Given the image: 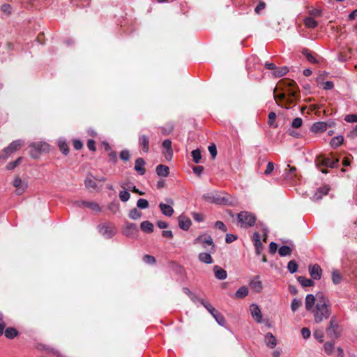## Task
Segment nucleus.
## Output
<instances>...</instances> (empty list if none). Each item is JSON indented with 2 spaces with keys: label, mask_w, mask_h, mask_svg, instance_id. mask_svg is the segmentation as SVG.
Returning <instances> with one entry per match:
<instances>
[{
  "label": "nucleus",
  "mask_w": 357,
  "mask_h": 357,
  "mask_svg": "<svg viewBox=\"0 0 357 357\" xmlns=\"http://www.w3.org/2000/svg\"><path fill=\"white\" fill-rule=\"evenodd\" d=\"M306 310L313 316L314 321L319 324L328 319L331 314L330 301L328 298L321 292L316 295L307 294L305 298Z\"/></svg>",
  "instance_id": "1"
},
{
  "label": "nucleus",
  "mask_w": 357,
  "mask_h": 357,
  "mask_svg": "<svg viewBox=\"0 0 357 357\" xmlns=\"http://www.w3.org/2000/svg\"><path fill=\"white\" fill-rule=\"evenodd\" d=\"M238 220L241 227H250L255 223V217L248 212H241L238 214Z\"/></svg>",
  "instance_id": "2"
},
{
  "label": "nucleus",
  "mask_w": 357,
  "mask_h": 357,
  "mask_svg": "<svg viewBox=\"0 0 357 357\" xmlns=\"http://www.w3.org/2000/svg\"><path fill=\"white\" fill-rule=\"evenodd\" d=\"M30 148V154L31 157L37 158L42 153L48 151L49 145L45 142H39L31 144Z\"/></svg>",
  "instance_id": "3"
},
{
  "label": "nucleus",
  "mask_w": 357,
  "mask_h": 357,
  "mask_svg": "<svg viewBox=\"0 0 357 357\" xmlns=\"http://www.w3.org/2000/svg\"><path fill=\"white\" fill-rule=\"evenodd\" d=\"M23 141L22 139H17L12 142L3 151L4 158H9L13 153L20 150L23 146Z\"/></svg>",
  "instance_id": "4"
},
{
  "label": "nucleus",
  "mask_w": 357,
  "mask_h": 357,
  "mask_svg": "<svg viewBox=\"0 0 357 357\" xmlns=\"http://www.w3.org/2000/svg\"><path fill=\"white\" fill-rule=\"evenodd\" d=\"M194 243L195 244H199L204 248L206 247V245H211L213 248L215 247L212 237L208 234L199 235L195 239Z\"/></svg>",
  "instance_id": "5"
},
{
  "label": "nucleus",
  "mask_w": 357,
  "mask_h": 357,
  "mask_svg": "<svg viewBox=\"0 0 357 357\" xmlns=\"http://www.w3.org/2000/svg\"><path fill=\"white\" fill-rule=\"evenodd\" d=\"M167 202L168 204H164V203H160L159 204V207L160 208L162 213L164 215L170 217L173 215L174 211L172 206V205L174 204V201L172 199H169L167 200Z\"/></svg>",
  "instance_id": "6"
},
{
  "label": "nucleus",
  "mask_w": 357,
  "mask_h": 357,
  "mask_svg": "<svg viewBox=\"0 0 357 357\" xmlns=\"http://www.w3.org/2000/svg\"><path fill=\"white\" fill-rule=\"evenodd\" d=\"M105 181V177H100V178H96L94 176H93L91 174H89L86 176V180H85V185L87 188H97V182H104Z\"/></svg>",
  "instance_id": "7"
},
{
  "label": "nucleus",
  "mask_w": 357,
  "mask_h": 357,
  "mask_svg": "<svg viewBox=\"0 0 357 357\" xmlns=\"http://www.w3.org/2000/svg\"><path fill=\"white\" fill-rule=\"evenodd\" d=\"M308 270L310 276L314 280H319L321 279L322 275V270L319 265L314 264L312 266H309Z\"/></svg>",
  "instance_id": "8"
},
{
  "label": "nucleus",
  "mask_w": 357,
  "mask_h": 357,
  "mask_svg": "<svg viewBox=\"0 0 357 357\" xmlns=\"http://www.w3.org/2000/svg\"><path fill=\"white\" fill-rule=\"evenodd\" d=\"M162 146L165 149V151L163 153L165 158L167 160L169 161L172 158L173 151L172 149V142L169 139H165L162 142Z\"/></svg>",
  "instance_id": "9"
},
{
  "label": "nucleus",
  "mask_w": 357,
  "mask_h": 357,
  "mask_svg": "<svg viewBox=\"0 0 357 357\" xmlns=\"http://www.w3.org/2000/svg\"><path fill=\"white\" fill-rule=\"evenodd\" d=\"M13 185L16 188L15 192L17 195L22 194L26 188V183L23 182L20 177H15L13 181Z\"/></svg>",
  "instance_id": "10"
},
{
  "label": "nucleus",
  "mask_w": 357,
  "mask_h": 357,
  "mask_svg": "<svg viewBox=\"0 0 357 357\" xmlns=\"http://www.w3.org/2000/svg\"><path fill=\"white\" fill-rule=\"evenodd\" d=\"M251 314L253 319L258 323H260L262 320V314L259 307L256 304H252L250 306Z\"/></svg>",
  "instance_id": "11"
},
{
  "label": "nucleus",
  "mask_w": 357,
  "mask_h": 357,
  "mask_svg": "<svg viewBox=\"0 0 357 357\" xmlns=\"http://www.w3.org/2000/svg\"><path fill=\"white\" fill-rule=\"evenodd\" d=\"M100 233L107 238H110L116 233L115 228L109 225H102L100 227Z\"/></svg>",
  "instance_id": "12"
},
{
  "label": "nucleus",
  "mask_w": 357,
  "mask_h": 357,
  "mask_svg": "<svg viewBox=\"0 0 357 357\" xmlns=\"http://www.w3.org/2000/svg\"><path fill=\"white\" fill-rule=\"evenodd\" d=\"M328 128L327 123L325 122H317L311 126V130L313 132L318 133L324 132Z\"/></svg>",
  "instance_id": "13"
},
{
  "label": "nucleus",
  "mask_w": 357,
  "mask_h": 357,
  "mask_svg": "<svg viewBox=\"0 0 357 357\" xmlns=\"http://www.w3.org/2000/svg\"><path fill=\"white\" fill-rule=\"evenodd\" d=\"M156 174L160 177H167L169 174V169L164 165H159L156 167Z\"/></svg>",
  "instance_id": "14"
},
{
  "label": "nucleus",
  "mask_w": 357,
  "mask_h": 357,
  "mask_svg": "<svg viewBox=\"0 0 357 357\" xmlns=\"http://www.w3.org/2000/svg\"><path fill=\"white\" fill-rule=\"evenodd\" d=\"M265 343L267 347L273 349L277 344V340L275 337L271 333H268L265 335Z\"/></svg>",
  "instance_id": "15"
},
{
  "label": "nucleus",
  "mask_w": 357,
  "mask_h": 357,
  "mask_svg": "<svg viewBox=\"0 0 357 357\" xmlns=\"http://www.w3.org/2000/svg\"><path fill=\"white\" fill-rule=\"evenodd\" d=\"M145 162L142 158H137L135 161V169L140 174L144 175L145 173L144 169Z\"/></svg>",
  "instance_id": "16"
},
{
  "label": "nucleus",
  "mask_w": 357,
  "mask_h": 357,
  "mask_svg": "<svg viewBox=\"0 0 357 357\" xmlns=\"http://www.w3.org/2000/svg\"><path fill=\"white\" fill-rule=\"evenodd\" d=\"M179 227L184 230H188L190 225L191 221L188 218L185 216H180L178 218Z\"/></svg>",
  "instance_id": "17"
},
{
  "label": "nucleus",
  "mask_w": 357,
  "mask_h": 357,
  "mask_svg": "<svg viewBox=\"0 0 357 357\" xmlns=\"http://www.w3.org/2000/svg\"><path fill=\"white\" fill-rule=\"evenodd\" d=\"M139 142L142 147L144 152L147 153L149 150V137L146 135H142L139 138Z\"/></svg>",
  "instance_id": "18"
},
{
  "label": "nucleus",
  "mask_w": 357,
  "mask_h": 357,
  "mask_svg": "<svg viewBox=\"0 0 357 357\" xmlns=\"http://www.w3.org/2000/svg\"><path fill=\"white\" fill-rule=\"evenodd\" d=\"M213 271L215 277L219 280H225L227 276V272L218 266H215Z\"/></svg>",
  "instance_id": "19"
},
{
  "label": "nucleus",
  "mask_w": 357,
  "mask_h": 357,
  "mask_svg": "<svg viewBox=\"0 0 357 357\" xmlns=\"http://www.w3.org/2000/svg\"><path fill=\"white\" fill-rule=\"evenodd\" d=\"M303 23L307 28L314 29L317 26L318 22L312 17H306L303 19Z\"/></svg>",
  "instance_id": "20"
},
{
  "label": "nucleus",
  "mask_w": 357,
  "mask_h": 357,
  "mask_svg": "<svg viewBox=\"0 0 357 357\" xmlns=\"http://www.w3.org/2000/svg\"><path fill=\"white\" fill-rule=\"evenodd\" d=\"M253 241H255L257 253L260 254L262 250V243L260 241V235L258 233H254Z\"/></svg>",
  "instance_id": "21"
},
{
  "label": "nucleus",
  "mask_w": 357,
  "mask_h": 357,
  "mask_svg": "<svg viewBox=\"0 0 357 357\" xmlns=\"http://www.w3.org/2000/svg\"><path fill=\"white\" fill-rule=\"evenodd\" d=\"M199 259L202 263L211 264L213 263V259L209 253L202 252L199 255Z\"/></svg>",
  "instance_id": "22"
},
{
  "label": "nucleus",
  "mask_w": 357,
  "mask_h": 357,
  "mask_svg": "<svg viewBox=\"0 0 357 357\" xmlns=\"http://www.w3.org/2000/svg\"><path fill=\"white\" fill-rule=\"evenodd\" d=\"M142 230L146 233H151L153 231V225L149 221H144L141 223Z\"/></svg>",
  "instance_id": "23"
},
{
  "label": "nucleus",
  "mask_w": 357,
  "mask_h": 357,
  "mask_svg": "<svg viewBox=\"0 0 357 357\" xmlns=\"http://www.w3.org/2000/svg\"><path fill=\"white\" fill-rule=\"evenodd\" d=\"M289 70L287 67L283 66L281 68H275V70L273 73V75L275 77H280L284 76L288 73Z\"/></svg>",
  "instance_id": "24"
},
{
  "label": "nucleus",
  "mask_w": 357,
  "mask_h": 357,
  "mask_svg": "<svg viewBox=\"0 0 357 357\" xmlns=\"http://www.w3.org/2000/svg\"><path fill=\"white\" fill-rule=\"evenodd\" d=\"M344 141V137L342 135L336 136L333 137L330 142V144L333 148L340 146Z\"/></svg>",
  "instance_id": "25"
},
{
  "label": "nucleus",
  "mask_w": 357,
  "mask_h": 357,
  "mask_svg": "<svg viewBox=\"0 0 357 357\" xmlns=\"http://www.w3.org/2000/svg\"><path fill=\"white\" fill-rule=\"evenodd\" d=\"M5 336L8 339H13L18 335V331L14 328H8L5 330Z\"/></svg>",
  "instance_id": "26"
},
{
  "label": "nucleus",
  "mask_w": 357,
  "mask_h": 357,
  "mask_svg": "<svg viewBox=\"0 0 357 357\" xmlns=\"http://www.w3.org/2000/svg\"><path fill=\"white\" fill-rule=\"evenodd\" d=\"M298 281L304 287H312L314 285V282L312 280L305 278L303 276H299L298 278Z\"/></svg>",
  "instance_id": "27"
},
{
  "label": "nucleus",
  "mask_w": 357,
  "mask_h": 357,
  "mask_svg": "<svg viewBox=\"0 0 357 357\" xmlns=\"http://www.w3.org/2000/svg\"><path fill=\"white\" fill-rule=\"evenodd\" d=\"M328 190H329V188L327 186L320 188L318 190V191L314 194V199H321L324 195H327Z\"/></svg>",
  "instance_id": "28"
},
{
  "label": "nucleus",
  "mask_w": 357,
  "mask_h": 357,
  "mask_svg": "<svg viewBox=\"0 0 357 357\" xmlns=\"http://www.w3.org/2000/svg\"><path fill=\"white\" fill-rule=\"evenodd\" d=\"M83 205L86 207L89 208L94 212H100V207L98 205V204L96 202H83Z\"/></svg>",
  "instance_id": "29"
},
{
  "label": "nucleus",
  "mask_w": 357,
  "mask_h": 357,
  "mask_svg": "<svg viewBox=\"0 0 357 357\" xmlns=\"http://www.w3.org/2000/svg\"><path fill=\"white\" fill-rule=\"evenodd\" d=\"M251 289L255 292H260L262 289V283L260 280H253L250 284Z\"/></svg>",
  "instance_id": "30"
},
{
  "label": "nucleus",
  "mask_w": 357,
  "mask_h": 357,
  "mask_svg": "<svg viewBox=\"0 0 357 357\" xmlns=\"http://www.w3.org/2000/svg\"><path fill=\"white\" fill-rule=\"evenodd\" d=\"M276 114L275 112H270L268 114V125L270 127L276 128L278 127V124L275 122Z\"/></svg>",
  "instance_id": "31"
},
{
  "label": "nucleus",
  "mask_w": 357,
  "mask_h": 357,
  "mask_svg": "<svg viewBox=\"0 0 357 357\" xmlns=\"http://www.w3.org/2000/svg\"><path fill=\"white\" fill-rule=\"evenodd\" d=\"M322 10L319 8H311L308 10V14L310 17H318L321 15Z\"/></svg>",
  "instance_id": "32"
},
{
  "label": "nucleus",
  "mask_w": 357,
  "mask_h": 357,
  "mask_svg": "<svg viewBox=\"0 0 357 357\" xmlns=\"http://www.w3.org/2000/svg\"><path fill=\"white\" fill-rule=\"evenodd\" d=\"M22 160V157H19L16 160L10 162L6 167L7 170L14 169Z\"/></svg>",
  "instance_id": "33"
},
{
  "label": "nucleus",
  "mask_w": 357,
  "mask_h": 357,
  "mask_svg": "<svg viewBox=\"0 0 357 357\" xmlns=\"http://www.w3.org/2000/svg\"><path fill=\"white\" fill-rule=\"evenodd\" d=\"M122 188H125L123 186ZM130 197V193L126 189L119 192V198L122 202H126L128 201Z\"/></svg>",
  "instance_id": "34"
},
{
  "label": "nucleus",
  "mask_w": 357,
  "mask_h": 357,
  "mask_svg": "<svg viewBox=\"0 0 357 357\" xmlns=\"http://www.w3.org/2000/svg\"><path fill=\"white\" fill-rule=\"evenodd\" d=\"M278 252L280 256L284 257L291 255V249L289 246H282Z\"/></svg>",
  "instance_id": "35"
},
{
  "label": "nucleus",
  "mask_w": 357,
  "mask_h": 357,
  "mask_svg": "<svg viewBox=\"0 0 357 357\" xmlns=\"http://www.w3.org/2000/svg\"><path fill=\"white\" fill-rule=\"evenodd\" d=\"M302 305V301L297 298H294L291 303V309L293 312L296 311Z\"/></svg>",
  "instance_id": "36"
},
{
  "label": "nucleus",
  "mask_w": 357,
  "mask_h": 357,
  "mask_svg": "<svg viewBox=\"0 0 357 357\" xmlns=\"http://www.w3.org/2000/svg\"><path fill=\"white\" fill-rule=\"evenodd\" d=\"M248 294V289L245 287H242L238 289V291L236 292V296L238 298H243L245 296H247Z\"/></svg>",
  "instance_id": "37"
},
{
  "label": "nucleus",
  "mask_w": 357,
  "mask_h": 357,
  "mask_svg": "<svg viewBox=\"0 0 357 357\" xmlns=\"http://www.w3.org/2000/svg\"><path fill=\"white\" fill-rule=\"evenodd\" d=\"M287 268L291 273H294L297 271L298 264L294 260H291L288 263Z\"/></svg>",
  "instance_id": "38"
},
{
  "label": "nucleus",
  "mask_w": 357,
  "mask_h": 357,
  "mask_svg": "<svg viewBox=\"0 0 357 357\" xmlns=\"http://www.w3.org/2000/svg\"><path fill=\"white\" fill-rule=\"evenodd\" d=\"M129 216L133 220H137L142 217V213L137 208H132L130 212Z\"/></svg>",
  "instance_id": "39"
},
{
  "label": "nucleus",
  "mask_w": 357,
  "mask_h": 357,
  "mask_svg": "<svg viewBox=\"0 0 357 357\" xmlns=\"http://www.w3.org/2000/svg\"><path fill=\"white\" fill-rule=\"evenodd\" d=\"M192 156L195 163H199L201 160V152L199 149H196L192 151Z\"/></svg>",
  "instance_id": "40"
},
{
  "label": "nucleus",
  "mask_w": 357,
  "mask_h": 357,
  "mask_svg": "<svg viewBox=\"0 0 357 357\" xmlns=\"http://www.w3.org/2000/svg\"><path fill=\"white\" fill-rule=\"evenodd\" d=\"M338 162V159H336L334 161H331L330 159L328 158H325L323 161H322V165H325V166H328V167H330L331 168L333 167H335V166L336 165V164Z\"/></svg>",
  "instance_id": "41"
},
{
  "label": "nucleus",
  "mask_w": 357,
  "mask_h": 357,
  "mask_svg": "<svg viewBox=\"0 0 357 357\" xmlns=\"http://www.w3.org/2000/svg\"><path fill=\"white\" fill-rule=\"evenodd\" d=\"M137 206L142 209L147 208L149 207V202L144 199H139L137 202Z\"/></svg>",
  "instance_id": "42"
},
{
  "label": "nucleus",
  "mask_w": 357,
  "mask_h": 357,
  "mask_svg": "<svg viewBox=\"0 0 357 357\" xmlns=\"http://www.w3.org/2000/svg\"><path fill=\"white\" fill-rule=\"evenodd\" d=\"M341 280H342V277H341L340 274L337 271H334L332 273V280H333V283L335 284H339Z\"/></svg>",
  "instance_id": "43"
},
{
  "label": "nucleus",
  "mask_w": 357,
  "mask_h": 357,
  "mask_svg": "<svg viewBox=\"0 0 357 357\" xmlns=\"http://www.w3.org/2000/svg\"><path fill=\"white\" fill-rule=\"evenodd\" d=\"M59 146L60 149V151L65 155H67L68 153L69 149L68 147V145L64 142H59Z\"/></svg>",
  "instance_id": "44"
},
{
  "label": "nucleus",
  "mask_w": 357,
  "mask_h": 357,
  "mask_svg": "<svg viewBox=\"0 0 357 357\" xmlns=\"http://www.w3.org/2000/svg\"><path fill=\"white\" fill-rule=\"evenodd\" d=\"M303 121L301 118L297 117L291 122V126L294 128H298L302 126Z\"/></svg>",
  "instance_id": "45"
},
{
  "label": "nucleus",
  "mask_w": 357,
  "mask_h": 357,
  "mask_svg": "<svg viewBox=\"0 0 357 357\" xmlns=\"http://www.w3.org/2000/svg\"><path fill=\"white\" fill-rule=\"evenodd\" d=\"M324 349H325V351L328 354H332L333 349H334V345L333 343L331 342H326L325 344H324Z\"/></svg>",
  "instance_id": "46"
},
{
  "label": "nucleus",
  "mask_w": 357,
  "mask_h": 357,
  "mask_svg": "<svg viewBox=\"0 0 357 357\" xmlns=\"http://www.w3.org/2000/svg\"><path fill=\"white\" fill-rule=\"evenodd\" d=\"M3 13L6 14L7 15H10L11 13V7L9 4L5 3L1 6V8Z\"/></svg>",
  "instance_id": "47"
},
{
  "label": "nucleus",
  "mask_w": 357,
  "mask_h": 357,
  "mask_svg": "<svg viewBox=\"0 0 357 357\" xmlns=\"http://www.w3.org/2000/svg\"><path fill=\"white\" fill-rule=\"evenodd\" d=\"M344 120L347 122L354 123L357 122V115L356 114H348L345 116Z\"/></svg>",
  "instance_id": "48"
},
{
  "label": "nucleus",
  "mask_w": 357,
  "mask_h": 357,
  "mask_svg": "<svg viewBox=\"0 0 357 357\" xmlns=\"http://www.w3.org/2000/svg\"><path fill=\"white\" fill-rule=\"evenodd\" d=\"M144 261L149 264H153L155 263V259L154 258V257L149 255H146L144 257Z\"/></svg>",
  "instance_id": "49"
},
{
  "label": "nucleus",
  "mask_w": 357,
  "mask_h": 357,
  "mask_svg": "<svg viewBox=\"0 0 357 357\" xmlns=\"http://www.w3.org/2000/svg\"><path fill=\"white\" fill-rule=\"evenodd\" d=\"M213 317L216 319L220 325L223 326L225 324V320L224 317L218 312H217L215 314H213Z\"/></svg>",
  "instance_id": "50"
},
{
  "label": "nucleus",
  "mask_w": 357,
  "mask_h": 357,
  "mask_svg": "<svg viewBox=\"0 0 357 357\" xmlns=\"http://www.w3.org/2000/svg\"><path fill=\"white\" fill-rule=\"evenodd\" d=\"M208 151L212 156V158L214 159L217 155V149L216 146L214 144H211L208 146Z\"/></svg>",
  "instance_id": "51"
},
{
  "label": "nucleus",
  "mask_w": 357,
  "mask_h": 357,
  "mask_svg": "<svg viewBox=\"0 0 357 357\" xmlns=\"http://www.w3.org/2000/svg\"><path fill=\"white\" fill-rule=\"evenodd\" d=\"M120 158L121 160L128 161L130 159V153L128 151H123L120 153Z\"/></svg>",
  "instance_id": "52"
},
{
  "label": "nucleus",
  "mask_w": 357,
  "mask_h": 357,
  "mask_svg": "<svg viewBox=\"0 0 357 357\" xmlns=\"http://www.w3.org/2000/svg\"><path fill=\"white\" fill-rule=\"evenodd\" d=\"M266 7V3L264 1H259L257 6L255 8V11L256 13L259 14L260 12Z\"/></svg>",
  "instance_id": "53"
},
{
  "label": "nucleus",
  "mask_w": 357,
  "mask_h": 357,
  "mask_svg": "<svg viewBox=\"0 0 357 357\" xmlns=\"http://www.w3.org/2000/svg\"><path fill=\"white\" fill-rule=\"evenodd\" d=\"M204 307L208 310V312L213 316V314H215L218 312L215 310V309L209 303H203Z\"/></svg>",
  "instance_id": "54"
},
{
  "label": "nucleus",
  "mask_w": 357,
  "mask_h": 357,
  "mask_svg": "<svg viewBox=\"0 0 357 357\" xmlns=\"http://www.w3.org/2000/svg\"><path fill=\"white\" fill-rule=\"evenodd\" d=\"M302 336L304 339H307L310 336L311 332L307 328H303L301 330Z\"/></svg>",
  "instance_id": "55"
},
{
  "label": "nucleus",
  "mask_w": 357,
  "mask_h": 357,
  "mask_svg": "<svg viewBox=\"0 0 357 357\" xmlns=\"http://www.w3.org/2000/svg\"><path fill=\"white\" fill-rule=\"evenodd\" d=\"M215 227L219 229H221L223 231H227V227L225 225V224L221 222V221H217L215 223Z\"/></svg>",
  "instance_id": "56"
},
{
  "label": "nucleus",
  "mask_w": 357,
  "mask_h": 357,
  "mask_svg": "<svg viewBox=\"0 0 357 357\" xmlns=\"http://www.w3.org/2000/svg\"><path fill=\"white\" fill-rule=\"evenodd\" d=\"M274 169V165L273 162H269L267 164L266 169L264 172L266 174H270Z\"/></svg>",
  "instance_id": "57"
},
{
  "label": "nucleus",
  "mask_w": 357,
  "mask_h": 357,
  "mask_svg": "<svg viewBox=\"0 0 357 357\" xmlns=\"http://www.w3.org/2000/svg\"><path fill=\"white\" fill-rule=\"evenodd\" d=\"M87 147L92 151H96L95 142L93 139H89L87 142Z\"/></svg>",
  "instance_id": "58"
},
{
  "label": "nucleus",
  "mask_w": 357,
  "mask_h": 357,
  "mask_svg": "<svg viewBox=\"0 0 357 357\" xmlns=\"http://www.w3.org/2000/svg\"><path fill=\"white\" fill-rule=\"evenodd\" d=\"M314 336L320 342H322L324 341V340H323L324 335L321 332H319L318 331H314Z\"/></svg>",
  "instance_id": "59"
},
{
  "label": "nucleus",
  "mask_w": 357,
  "mask_h": 357,
  "mask_svg": "<svg viewBox=\"0 0 357 357\" xmlns=\"http://www.w3.org/2000/svg\"><path fill=\"white\" fill-rule=\"evenodd\" d=\"M307 60L313 63H318V61L310 53H304Z\"/></svg>",
  "instance_id": "60"
},
{
  "label": "nucleus",
  "mask_w": 357,
  "mask_h": 357,
  "mask_svg": "<svg viewBox=\"0 0 357 357\" xmlns=\"http://www.w3.org/2000/svg\"><path fill=\"white\" fill-rule=\"evenodd\" d=\"M278 249V245L275 243L271 242L269 245V251L271 253L274 254Z\"/></svg>",
  "instance_id": "61"
},
{
  "label": "nucleus",
  "mask_w": 357,
  "mask_h": 357,
  "mask_svg": "<svg viewBox=\"0 0 357 357\" xmlns=\"http://www.w3.org/2000/svg\"><path fill=\"white\" fill-rule=\"evenodd\" d=\"M334 85L333 83L331 81H327L324 82V89L326 90H330L333 88Z\"/></svg>",
  "instance_id": "62"
},
{
  "label": "nucleus",
  "mask_w": 357,
  "mask_h": 357,
  "mask_svg": "<svg viewBox=\"0 0 357 357\" xmlns=\"http://www.w3.org/2000/svg\"><path fill=\"white\" fill-rule=\"evenodd\" d=\"M73 145H74L75 149L77 150L81 149L83 146L82 142L79 140H75L73 142Z\"/></svg>",
  "instance_id": "63"
},
{
  "label": "nucleus",
  "mask_w": 357,
  "mask_h": 357,
  "mask_svg": "<svg viewBox=\"0 0 357 357\" xmlns=\"http://www.w3.org/2000/svg\"><path fill=\"white\" fill-rule=\"evenodd\" d=\"M162 234L165 238H172L173 237L172 231L170 230L163 231Z\"/></svg>",
  "instance_id": "64"
}]
</instances>
